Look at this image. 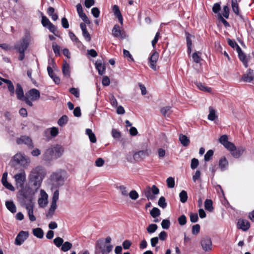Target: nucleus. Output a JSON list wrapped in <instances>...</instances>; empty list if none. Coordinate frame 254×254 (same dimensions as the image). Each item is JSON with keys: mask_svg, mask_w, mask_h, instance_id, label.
Listing matches in <instances>:
<instances>
[{"mask_svg": "<svg viewBox=\"0 0 254 254\" xmlns=\"http://www.w3.org/2000/svg\"><path fill=\"white\" fill-rule=\"evenodd\" d=\"M47 174L46 169L42 166L38 165L31 169L28 179L32 186L38 190Z\"/></svg>", "mask_w": 254, "mask_h": 254, "instance_id": "f257e3e1", "label": "nucleus"}, {"mask_svg": "<svg viewBox=\"0 0 254 254\" xmlns=\"http://www.w3.org/2000/svg\"><path fill=\"white\" fill-rule=\"evenodd\" d=\"M64 172L59 171L53 173L50 176V183L55 187H58L64 185Z\"/></svg>", "mask_w": 254, "mask_h": 254, "instance_id": "f03ea898", "label": "nucleus"}, {"mask_svg": "<svg viewBox=\"0 0 254 254\" xmlns=\"http://www.w3.org/2000/svg\"><path fill=\"white\" fill-rule=\"evenodd\" d=\"M20 195L21 196V199H22V203L24 204L26 202V200L28 201V202H32L31 197L35 194L37 190L34 188V190L31 189L29 187L20 188Z\"/></svg>", "mask_w": 254, "mask_h": 254, "instance_id": "7ed1b4c3", "label": "nucleus"}, {"mask_svg": "<svg viewBox=\"0 0 254 254\" xmlns=\"http://www.w3.org/2000/svg\"><path fill=\"white\" fill-rule=\"evenodd\" d=\"M40 97V92L36 89H32L26 93L24 101L29 106H33L32 102L38 100Z\"/></svg>", "mask_w": 254, "mask_h": 254, "instance_id": "20e7f679", "label": "nucleus"}, {"mask_svg": "<svg viewBox=\"0 0 254 254\" xmlns=\"http://www.w3.org/2000/svg\"><path fill=\"white\" fill-rule=\"evenodd\" d=\"M14 161L24 168L28 167L31 163V159L24 153H16L13 157Z\"/></svg>", "mask_w": 254, "mask_h": 254, "instance_id": "39448f33", "label": "nucleus"}, {"mask_svg": "<svg viewBox=\"0 0 254 254\" xmlns=\"http://www.w3.org/2000/svg\"><path fill=\"white\" fill-rule=\"evenodd\" d=\"M15 185L17 188H22L26 180V174L24 170H21L13 177Z\"/></svg>", "mask_w": 254, "mask_h": 254, "instance_id": "423d86ee", "label": "nucleus"}, {"mask_svg": "<svg viewBox=\"0 0 254 254\" xmlns=\"http://www.w3.org/2000/svg\"><path fill=\"white\" fill-rule=\"evenodd\" d=\"M143 192L148 200H153L155 198L154 195L159 194V190L155 185H153L151 187H146Z\"/></svg>", "mask_w": 254, "mask_h": 254, "instance_id": "0eeeda50", "label": "nucleus"}, {"mask_svg": "<svg viewBox=\"0 0 254 254\" xmlns=\"http://www.w3.org/2000/svg\"><path fill=\"white\" fill-rule=\"evenodd\" d=\"M30 38L26 36L15 43L14 49L18 51H25L28 48Z\"/></svg>", "mask_w": 254, "mask_h": 254, "instance_id": "6e6552de", "label": "nucleus"}, {"mask_svg": "<svg viewBox=\"0 0 254 254\" xmlns=\"http://www.w3.org/2000/svg\"><path fill=\"white\" fill-rule=\"evenodd\" d=\"M228 150L230 151L233 157L239 158L243 154L246 149L243 146H239L237 148L233 143V147H232L231 149H228Z\"/></svg>", "mask_w": 254, "mask_h": 254, "instance_id": "1a4fd4ad", "label": "nucleus"}, {"mask_svg": "<svg viewBox=\"0 0 254 254\" xmlns=\"http://www.w3.org/2000/svg\"><path fill=\"white\" fill-rule=\"evenodd\" d=\"M200 243L203 250L205 252H208L212 250V243L211 239L209 237L205 236L203 237Z\"/></svg>", "mask_w": 254, "mask_h": 254, "instance_id": "9d476101", "label": "nucleus"}, {"mask_svg": "<svg viewBox=\"0 0 254 254\" xmlns=\"http://www.w3.org/2000/svg\"><path fill=\"white\" fill-rule=\"evenodd\" d=\"M48 195L43 190H40V196L38 200V203L40 207H45L48 203Z\"/></svg>", "mask_w": 254, "mask_h": 254, "instance_id": "9b49d317", "label": "nucleus"}, {"mask_svg": "<svg viewBox=\"0 0 254 254\" xmlns=\"http://www.w3.org/2000/svg\"><path fill=\"white\" fill-rule=\"evenodd\" d=\"M29 233L27 231H20L15 240V244L17 246L21 245L28 238Z\"/></svg>", "mask_w": 254, "mask_h": 254, "instance_id": "f8f14e48", "label": "nucleus"}, {"mask_svg": "<svg viewBox=\"0 0 254 254\" xmlns=\"http://www.w3.org/2000/svg\"><path fill=\"white\" fill-rule=\"evenodd\" d=\"M16 143L19 145L25 144L29 147H33V144L31 138L26 135L21 136L16 139Z\"/></svg>", "mask_w": 254, "mask_h": 254, "instance_id": "ddd939ff", "label": "nucleus"}, {"mask_svg": "<svg viewBox=\"0 0 254 254\" xmlns=\"http://www.w3.org/2000/svg\"><path fill=\"white\" fill-rule=\"evenodd\" d=\"M159 58V53L154 51L149 58V66L154 70H156V64Z\"/></svg>", "mask_w": 254, "mask_h": 254, "instance_id": "4468645a", "label": "nucleus"}, {"mask_svg": "<svg viewBox=\"0 0 254 254\" xmlns=\"http://www.w3.org/2000/svg\"><path fill=\"white\" fill-rule=\"evenodd\" d=\"M23 204L25 206L30 220L32 222L36 221V217L33 214L34 205L32 202H25Z\"/></svg>", "mask_w": 254, "mask_h": 254, "instance_id": "2eb2a0df", "label": "nucleus"}, {"mask_svg": "<svg viewBox=\"0 0 254 254\" xmlns=\"http://www.w3.org/2000/svg\"><path fill=\"white\" fill-rule=\"evenodd\" d=\"M231 6L233 12L236 14V15L238 16L243 21H245L247 18L240 14L237 0H231Z\"/></svg>", "mask_w": 254, "mask_h": 254, "instance_id": "dca6fc26", "label": "nucleus"}, {"mask_svg": "<svg viewBox=\"0 0 254 254\" xmlns=\"http://www.w3.org/2000/svg\"><path fill=\"white\" fill-rule=\"evenodd\" d=\"M241 80L246 82H251L254 80V73L253 70L248 69L241 77Z\"/></svg>", "mask_w": 254, "mask_h": 254, "instance_id": "f3484780", "label": "nucleus"}, {"mask_svg": "<svg viewBox=\"0 0 254 254\" xmlns=\"http://www.w3.org/2000/svg\"><path fill=\"white\" fill-rule=\"evenodd\" d=\"M219 142L227 149H231L233 147V143L228 140V136L226 135H222L219 138Z\"/></svg>", "mask_w": 254, "mask_h": 254, "instance_id": "a211bd4d", "label": "nucleus"}, {"mask_svg": "<svg viewBox=\"0 0 254 254\" xmlns=\"http://www.w3.org/2000/svg\"><path fill=\"white\" fill-rule=\"evenodd\" d=\"M97 247L100 250L102 254H109L113 249V246L111 245H106L104 244H98Z\"/></svg>", "mask_w": 254, "mask_h": 254, "instance_id": "6ab92c4d", "label": "nucleus"}, {"mask_svg": "<svg viewBox=\"0 0 254 254\" xmlns=\"http://www.w3.org/2000/svg\"><path fill=\"white\" fill-rule=\"evenodd\" d=\"M250 227L249 222L247 220L239 219L238 222V227L243 231L248 230Z\"/></svg>", "mask_w": 254, "mask_h": 254, "instance_id": "aec40b11", "label": "nucleus"}, {"mask_svg": "<svg viewBox=\"0 0 254 254\" xmlns=\"http://www.w3.org/2000/svg\"><path fill=\"white\" fill-rule=\"evenodd\" d=\"M54 155V153L52 147H49L43 153L42 155L43 159L46 161L50 160L53 158Z\"/></svg>", "mask_w": 254, "mask_h": 254, "instance_id": "412c9836", "label": "nucleus"}, {"mask_svg": "<svg viewBox=\"0 0 254 254\" xmlns=\"http://www.w3.org/2000/svg\"><path fill=\"white\" fill-rule=\"evenodd\" d=\"M112 11L115 16L118 18L119 22L122 25L123 24V18L119 9V7L117 5H113L112 7Z\"/></svg>", "mask_w": 254, "mask_h": 254, "instance_id": "4be33fe9", "label": "nucleus"}, {"mask_svg": "<svg viewBox=\"0 0 254 254\" xmlns=\"http://www.w3.org/2000/svg\"><path fill=\"white\" fill-rule=\"evenodd\" d=\"M54 153V155L56 157H61L64 152V148L61 145H57L55 146L52 147Z\"/></svg>", "mask_w": 254, "mask_h": 254, "instance_id": "5701e85b", "label": "nucleus"}, {"mask_svg": "<svg viewBox=\"0 0 254 254\" xmlns=\"http://www.w3.org/2000/svg\"><path fill=\"white\" fill-rule=\"evenodd\" d=\"M15 93L18 99L24 101L25 97L24 96L23 89L19 84H17L16 85Z\"/></svg>", "mask_w": 254, "mask_h": 254, "instance_id": "b1692460", "label": "nucleus"}, {"mask_svg": "<svg viewBox=\"0 0 254 254\" xmlns=\"http://www.w3.org/2000/svg\"><path fill=\"white\" fill-rule=\"evenodd\" d=\"M112 34L115 37L123 38L121 28L120 26L117 24L114 25L113 28Z\"/></svg>", "mask_w": 254, "mask_h": 254, "instance_id": "393cba45", "label": "nucleus"}, {"mask_svg": "<svg viewBox=\"0 0 254 254\" xmlns=\"http://www.w3.org/2000/svg\"><path fill=\"white\" fill-rule=\"evenodd\" d=\"M151 153V151L149 149H146L145 150H142L138 151L137 152L133 154V157L135 159L138 157L144 158L146 156H148L150 155Z\"/></svg>", "mask_w": 254, "mask_h": 254, "instance_id": "a878e982", "label": "nucleus"}, {"mask_svg": "<svg viewBox=\"0 0 254 254\" xmlns=\"http://www.w3.org/2000/svg\"><path fill=\"white\" fill-rule=\"evenodd\" d=\"M218 116L216 114V112L214 109L212 107H209V114L208 115V119L210 121H213L217 119Z\"/></svg>", "mask_w": 254, "mask_h": 254, "instance_id": "bb28decb", "label": "nucleus"}, {"mask_svg": "<svg viewBox=\"0 0 254 254\" xmlns=\"http://www.w3.org/2000/svg\"><path fill=\"white\" fill-rule=\"evenodd\" d=\"M239 55L240 60L243 62L246 67L248 66V60L245 54L242 52L241 49L240 51H237Z\"/></svg>", "mask_w": 254, "mask_h": 254, "instance_id": "cd10ccee", "label": "nucleus"}, {"mask_svg": "<svg viewBox=\"0 0 254 254\" xmlns=\"http://www.w3.org/2000/svg\"><path fill=\"white\" fill-rule=\"evenodd\" d=\"M116 189L119 190L122 195L124 197H127L128 195V192L127 187L124 185H120L116 187Z\"/></svg>", "mask_w": 254, "mask_h": 254, "instance_id": "c85d7f7f", "label": "nucleus"}, {"mask_svg": "<svg viewBox=\"0 0 254 254\" xmlns=\"http://www.w3.org/2000/svg\"><path fill=\"white\" fill-rule=\"evenodd\" d=\"M62 71L64 76L67 77H69L70 73V66L69 64L65 62L63 65Z\"/></svg>", "mask_w": 254, "mask_h": 254, "instance_id": "c756f323", "label": "nucleus"}, {"mask_svg": "<svg viewBox=\"0 0 254 254\" xmlns=\"http://www.w3.org/2000/svg\"><path fill=\"white\" fill-rule=\"evenodd\" d=\"M228 162L225 157L221 158L219 160V167L221 171H224L228 167Z\"/></svg>", "mask_w": 254, "mask_h": 254, "instance_id": "7c9ffc66", "label": "nucleus"}, {"mask_svg": "<svg viewBox=\"0 0 254 254\" xmlns=\"http://www.w3.org/2000/svg\"><path fill=\"white\" fill-rule=\"evenodd\" d=\"M3 82L7 84V88L8 91L10 93L11 96H13L15 92L14 86L11 81L8 79H3Z\"/></svg>", "mask_w": 254, "mask_h": 254, "instance_id": "2f4dec72", "label": "nucleus"}, {"mask_svg": "<svg viewBox=\"0 0 254 254\" xmlns=\"http://www.w3.org/2000/svg\"><path fill=\"white\" fill-rule=\"evenodd\" d=\"M33 234L38 238L42 239L44 236V232L41 228H37L32 230Z\"/></svg>", "mask_w": 254, "mask_h": 254, "instance_id": "473e14b6", "label": "nucleus"}, {"mask_svg": "<svg viewBox=\"0 0 254 254\" xmlns=\"http://www.w3.org/2000/svg\"><path fill=\"white\" fill-rule=\"evenodd\" d=\"M196 85L197 87V88L200 89V90L206 92H211V88L209 87H208L206 86L205 84H202L200 82H197L196 83Z\"/></svg>", "mask_w": 254, "mask_h": 254, "instance_id": "72a5a7b5", "label": "nucleus"}, {"mask_svg": "<svg viewBox=\"0 0 254 254\" xmlns=\"http://www.w3.org/2000/svg\"><path fill=\"white\" fill-rule=\"evenodd\" d=\"M179 140L181 144L184 146H187L190 143V139L185 135L180 134L179 136Z\"/></svg>", "mask_w": 254, "mask_h": 254, "instance_id": "f704fd0d", "label": "nucleus"}, {"mask_svg": "<svg viewBox=\"0 0 254 254\" xmlns=\"http://www.w3.org/2000/svg\"><path fill=\"white\" fill-rule=\"evenodd\" d=\"M45 132L50 133L52 137H54L58 134L59 129L57 127H52L47 129Z\"/></svg>", "mask_w": 254, "mask_h": 254, "instance_id": "c9c22d12", "label": "nucleus"}, {"mask_svg": "<svg viewBox=\"0 0 254 254\" xmlns=\"http://www.w3.org/2000/svg\"><path fill=\"white\" fill-rule=\"evenodd\" d=\"M57 205L51 204L50 207L46 214V217L48 218H51L54 214L55 211L57 209Z\"/></svg>", "mask_w": 254, "mask_h": 254, "instance_id": "e433bc0d", "label": "nucleus"}, {"mask_svg": "<svg viewBox=\"0 0 254 254\" xmlns=\"http://www.w3.org/2000/svg\"><path fill=\"white\" fill-rule=\"evenodd\" d=\"M187 35V47H188V53L189 55H190L191 52V46H192V41L191 39V35L188 33H186Z\"/></svg>", "mask_w": 254, "mask_h": 254, "instance_id": "4c0bfd02", "label": "nucleus"}, {"mask_svg": "<svg viewBox=\"0 0 254 254\" xmlns=\"http://www.w3.org/2000/svg\"><path fill=\"white\" fill-rule=\"evenodd\" d=\"M5 205L6 208L12 213H15L16 211L15 205L12 201H6Z\"/></svg>", "mask_w": 254, "mask_h": 254, "instance_id": "58836bf2", "label": "nucleus"}, {"mask_svg": "<svg viewBox=\"0 0 254 254\" xmlns=\"http://www.w3.org/2000/svg\"><path fill=\"white\" fill-rule=\"evenodd\" d=\"M86 134L88 135L90 140L92 143H95L96 142V138L94 134L93 133L92 131L90 129H86Z\"/></svg>", "mask_w": 254, "mask_h": 254, "instance_id": "ea45409f", "label": "nucleus"}, {"mask_svg": "<svg viewBox=\"0 0 254 254\" xmlns=\"http://www.w3.org/2000/svg\"><path fill=\"white\" fill-rule=\"evenodd\" d=\"M96 67L98 71L99 74L102 75L105 70V66L101 63L97 62L95 64Z\"/></svg>", "mask_w": 254, "mask_h": 254, "instance_id": "a19ab883", "label": "nucleus"}, {"mask_svg": "<svg viewBox=\"0 0 254 254\" xmlns=\"http://www.w3.org/2000/svg\"><path fill=\"white\" fill-rule=\"evenodd\" d=\"M227 42H228V44L231 47H232L233 48H236V50L237 51H240L241 48L234 40H232L230 38H228Z\"/></svg>", "mask_w": 254, "mask_h": 254, "instance_id": "79ce46f5", "label": "nucleus"}, {"mask_svg": "<svg viewBox=\"0 0 254 254\" xmlns=\"http://www.w3.org/2000/svg\"><path fill=\"white\" fill-rule=\"evenodd\" d=\"M72 246V245L71 243L69 242H65L63 243L61 247V250L64 252H67L71 249Z\"/></svg>", "mask_w": 254, "mask_h": 254, "instance_id": "37998d69", "label": "nucleus"}, {"mask_svg": "<svg viewBox=\"0 0 254 254\" xmlns=\"http://www.w3.org/2000/svg\"><path fill=\"white\" fill-rule=\"evenodd\" d=\"M204 207L206 210L211 212L213 210L212 201L211 199H206L204 202Z\"/></svg>", "mask_w": 254, "mask_h": 254, "instance_id": "c03bdc74", "label": "nucleus"}, {"mask_svg": "<svg viewBox=\"0 0 254 254\" xmlns=\"http://www.w3.org/2000/svg\"><path fill=\"white\" fill-rule=\"evenodd\" d=\"M179 196L180 197V201L182 203H185L187 201L188 199V194L187 192L185 190H182L179 194Z\"/></svg>", "mask_w": 254, "mask_h": 254, "instance_id": "a18cd8bd", "label": "nucleus"}, {"mask_svg": "<svg viewBox=\"0 0 254 254\" xmlns=\"http://www.w3.org/2000/svg\"><path fill=\"white\" fill-rule=\"evenodd\" d=\"M150 215L153 218L158 217L160 215V211L157 207H153L150 211Z\"/></svg>", "mask_w": 254, "mask_h": 254, "instance_id": "49530a36", "label": "nucleus"}, {"mask_svg": "<svg viewBox=\"0 0 254 254\" xmlns=\"http://www.w3.org/2000/svg\"><path fill=\"white\" fill-rule=\"evenodd\" d=\"M158 205L162 208H165L167 206V203L166 202V199L164 196H161L159 199L158 202Z\"/></svg>", "mask_w": 254, "mask_h": 254, "instance_id": "de8ad7c7", "label": "nucleus"}, {"mask_svg": "<svg viewBox=\"0 0 254 254\" xmlns=\"http://www.w3.org/2000/svg\"><path fill=\"white\" fill-rule=\"evenodd\" d=\"M161 113L164 116H168L172 112L170 106L165 107L161 109Z\"/></svg>", "mask_w": 254, "mask_h": 254, "instance_id": "09e8293b", "label": "nucleus"}, {"mask_svg": "<svg viewBox=\"0 0 254 254\" xmlns=\"http://www.w3.org/2000/svg\"><path fill=\"white\" fill-rule=\"evenodd\" d=\"M200 53L199 52H194L192 55V59L194 62L196 63H199L201 60V58L200 56L199 55Z\"/></svg>", "mask_w": 254, "mask_h": 254, "instance_id": "8fccbe9b", "label": "nucleus"}, {"mask_svg": "<svg viewBox=\"0 0 254 254\" xmlns=\"http://www.w3.org/2000/svg\"><path fill=\"white\" fill-rule=\"evenodd\" d=\"M59 191L58 190H56L54 191L52 197V201L51 204L54 205H57V202L59 199Z\"/></svg>", "mask_w": 254, "mask_h": 254, "instance_id": "3c124183", "label": "nucleus"}, {"mask_svg": "<svg viewBox=\"0 0 254 254\" xmlns=\"http://www.w3.org/2000/svg\"><path fill=\"white\" fill-rule=\"evenodd\" d=\"M54 244L58 248L62 246L64 243V240L61 237H57L56 238L54 241Z\"/></svg>", "mask_w": 254, "mask_h": 254, "instance_id": "603ef678", "label": "nucleus"}, {"mask_svg": "<svg viewBox=\"0 0 254 254\" xmlns=\"http://www.w3.org/2000/svg\"><path fill=\"white\" fill-rule=\"evenodd\" d=\"M229 8L227 5H225L223 7V11L221 15L226 18H228L229 16Z\"/></svg>", "mask_w": 254, "mask_h": 254, "instance_id": "864d4df0", "label": "nucleus"}, {"mask_svg": "<svg viewBox=\"0 0 254 254\" xmlns=\"http://www.w3.org/2000/svg\"><path fill=\"white\" fill-rule=\"evenodd\" d=\"M157 229V226L154 224L149 225L147 228V231L149 233H153L155 232Z\"/></svg>", "mask_w": 254, "mask_h": 254, "instance_id": "5fc2aeb1", "label": "nucleus"}, {"mask_svg": "<svg viewBox=\"0 0 254 254\" xmlns=\"http://www.w3.org/2000/svg\"><path fill=\"white\" fill-rule=\"evenodd\" d=\"M129 197L132 200H136L138 198V194L135 190H132L128 193Z\"/></svg>", "mask_w": 254, "mask_h": 254, "instance_id": "6e6d98bb", "label": "nucleus"}, {"mask_svg": "<svg viewBox=\"0 0 254 254\" xmlns=\"http://www.w3.org/2000/svg\"><path fill=\"white\" fill-rule=\"evenodd\" d=\"M167 184L168 188H173L175 186V180L172 177H169L167 180Z\"/></svg>", "mask_w": 254, "mask_h": 254, "instance_id": "4d7b16f0", "label": "nucleus"}, {"mask_svg": "<svg viewBox=\"0 0 254 254\" xmlns=\"http://www.w3.org/2000/svg\"><path fill=\"white\" fill-rule=\"evenodd\" d=\"M213 153L214 152L212 150H209L204 155V160L205 161H209L211 159Z\"/></svg>", "mask_w": 254, "mask_h": 254, "instance_id": "13d9d810", "label": "nucleus"}, {"mask_svg": "<svg viewBox=\"0 0 254 254\" xmlns=\"http://www.w3.org/2000/svg\"><path fill=\"white\" fill-rule=\"evenodd\" d=\"M199 164V161L197 159L193 158L191 159L190 167L192 169L194 170L197 168Z\"/></svg>", "mask_w": 254, "mask_h": 254, "instance_id": "bf43d9fd", "label": "nucleus"}, {"mask_svg": "<svg viewBox=\"0 0 254 254\" xmlns=\"http://www.w3.org/2000/svg\"><path fill=\"white\" fill-rule=\"evenodd\" d=\"M67 121V117L66 116H62L58 121V125L60 126H63L66 123Z\"/></svg>", "mask_w": 254, "mask_h": 254, "instance_id": "052dcab7", "label": "nucleus"}, {"mask_svg": "<svg viewBox=\"0 0 254 254\" xmlns=\"http://www.w3.org/2000/svg\"><path fill=\"white\" fill-rule=\"evenodd\" d=\"M42 23L44 27H48L52 23L50 21L48 18L46 16H43L42 18Z\"/></svg>", "mask_w": 254, "mask_h": 254, "instance_id": "680f3d73", "label": "nucleus"}, {"mask_svg": "<svg viewBox=\"0 0 254 254\" xmlns=\"http://www.w3.org/2000/svg\"><path fill=\"white\" fill-rule=\"evenodd\" d=\"M170 225V222L168 219H164L162 221L161 226L163 229H168Z\"/></svg>", "mask_w": 254, "mask_h": 254, "instance_id": "e2e57ef3", "label": "nucleus"}, {"mask_svg": "<svg viewBox=\"0 0 254 254\" xmlns=\"http://www.w3.org/2000/svg\"><path fill=\"white\" fill-rule=\"evenodd\" d=\"M190 220L192 223L196 222L198 220V217L197 213H190Z\"/></svg>", "mask_w": 254, "mask_h": 254, "instance_id": "0e129e2a", "label": "nucleus"}, {"mask_svg": "<svg viewBox=\"0 0 254 254\" xmlns=\"http://www.w3.org/2000/svg\"><path fill=\"white\" fill-rule=\"evenodd\" d=\"M112 136L115 138H120L121 136V132L116 129H113L112 130Z\"/></svg>", "mask_w": 254, "mask_h": 254, "instance_id": "69168bd1", "label": "nucleus"}, {"mask_svg": "<svg viewBox=\"0 0 254 254\" xmlns=\"http://www.w3.org/2000/svg\"><path fill=\"white\" fill-rule=\"evenodd\" d=\"M79 16L82 19V20L86 24H90V22L85 13L83 12L79 14Z\"/></svg>", "mask_w": 254, "mask_h": 254, "instance_id": "338daca9", "label": "nucleus"}, {"mask_svg": "<svg viewBox=\"0 0 254 254\" xmlns=\"http://www.w3.org/2000/svg\"><path fill=\"white\" fill-rule=\"evenodd\" d=\"M69 92L76 98L79 97V91L77 88H71L69 89Z\"/></svg>", "mask_w": 254, "mask_h": 254, "instance_id": "774afa93", "label": "nucleus"}]
</instances>
